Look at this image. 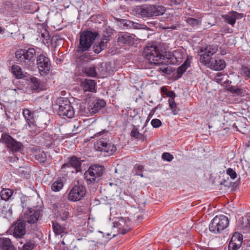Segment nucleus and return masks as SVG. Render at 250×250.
<instances>
[{"instance_id": "obj_1", "label": "nucleus", "mask_w": 250, "mask_h": 250, "mask_svg": "<svg viewBox=\"0 0 250 250\" xmlns=\"http://www.w3.org/2000/svg\"><path fill=\"white\" fill-rule=\"evenodd\" d=\"M143 55L150 63L154 65L163 63L174 64L178 61L174 55L167 54L160 47L151 44L146 46L144 49Z\"/></svg>"}, {"instance_id": "obj_2", "label": "nucleus", "mask_w": 250, "mask_h": 250, "mask_svg": "<svg viewBox=\"0 0 250 250\" xmlns=\"http://www.w3.org/2000/svg\"><path fill=\"white\" fill-rule=\"evenodd\" d=\"M165 11L164 7L154 5H144L137 8L139 15L143 18H151L162 15Z\"/></svg>"}, {"instance_id": "obj_3", "label": "nucleus", "mask_w": 250, "mask_h": 250, "mask_svg": "<svg viewBox=\"0 0 250 250\" xmlns=\"http://www.w3.org/2000/svg\"><path fill=\"white\" fill-rule=\"evenodd\" d=\"M104 171V167L100 165H91L84 173L85 180L90 183H97Z\"/></svg>"}, {"instance_id": "obj_4", "label": "nucleus", "mask_w": 250, "mask_h": 250, "mask_svg": "<svg viewBox=\"0 0 250 250\" xmlns=\"http://www.w3.org/2000/svg\"><path fill=\"white\" fill-rule=\"evenodd\" d=\"M94 148L105 155H111L116 150V147L110 141L106 138H102L94 143Z\"/></svg>"}, {"instance_id": "obj_5", "label": "nucleus", "mask_w": 250, "mask_h": 250, "mask_svg": "<svg viewBox=\"0 0 250 250\" xmlns=\"http://www.w3.org/2000/svg\"><path fill=\"white\" fill-rule=\"evenodd\" d=\"M229 222V219L226 216H216L211 221L209 225V229L213 233H219L228 227Z\"/></svg>"}, {"instance_id": "obj_6", "label": "nucleus", "mask_w": 250, "mask_h": 250, "mask_svg": "<svg viewBox=\"0 0 250 250\" xmlns=\"http://www.w3.org/2000/svg\"><path fill=\"white\" fill-rule=\"evenodd\" d=\"M36 63L41 75H46L49 73L51 62L47 57L42 54L39 55L37 57Z\"/></svg>"}, {"instance_id": "obj_7", "label": "nucleus", "mask_w": 250, "mask_h": 250, "mask_svg": "<svg viewBox=\"0 0 250 250\" xmlns=\"http://www.w3.org/2000/svg\"><path fill=\"white\" fill-rule=\"evenodd\" d=\"M86 194V189L82 185L74 186L71 189L68 196L69 200L73 202L78 201L81 200Z\"/></svg>"}, {"instance_id": "obj_8", "label": "nucleus", "mask_w": 250, "mask_h": 250, "mask_svg": "<svg viewBox=\"0 0 250 250\" xmlns=\"http://www.w3.org/2000/svg\"><path fill=\"white\" fill-rule=\"evenodd\" d=\"M0 142L5 144L12 151H19L21 149V144L16 141L8 134H2Z\"/></svg>"}, {"instance_id": "obj_9", "label": "nucleus", "mask_w": 250, "mask_h": 250, "mask_svg": "<svg viewBox=\"0 0 250 250\" xmlns=\"http://www.w3.org/2000/svg\"><path fill=\"white\" fill-rule=\"evenodd\" d=\"M40 216V211L39 210H35L33 208H29L28 210L26 211L23 216L21 218L22 220H24L25 223L27 222L31 225H32L34 227H36V223Z\"/></svg>"}, {"instance_id": "obj_10", "label": "nucleus", "mask_w": 250, "mask_h": 250, "mask_svg": "<svg viewBox=\"0 0 250 250\" xmlns=\"http://www.w3.org/2000/svg\"><path fill=\"white\" fill-rule=\"evenodd\" d=\"M105 105V102L102 99H95L93 101H90L88 103L86 113L93 115L97 113L102 108L104 107Z\"/></svg>"}, {"instance_id": "obj_11", "label": "nucleus", "mask_w": 250, "mask_h": 250, "mask_svg": "<svg viewBox=\"0 0 250 250\" xmlns=\"http://www.w3.org/2000/svg\"><path fill=\"white\" fill-rule=\"evenodd\" d=\"M217 51V48L213 45H208L204 49H201L200 56L201 62L207 65V62L210 60L212 57L211 56L214 54Z\"/></svg>"}, {"instance_id": "obj_12", "label": "nucleus", "mask_w": 250, "mask_h": 250, "mask_svg": "<svg viewBox=\"0 0 250 250\" xmlns=\"http://www.w3.org/2000/svg\"><path fill=\"white\" fill-rule=\"evenodd\" d=\"M13 231V236L16 238H22L26 234L25 223L21 218L18 219L14 223Z\"/></svg>"}, {"instance_id": "obj_13", "label": "nucleus", "mask_w": 250, "mask_h": 250, "mask_svg": "<svg viewBox=\"0 0 250 250\" xmlns=\"http://www.w3.org/2000/svg\"><path fill=\"white\" fill-rule=\"evenodd\" d=\"M137 39L134 34H130L126 32H121L118 35V42L121 44H127L133 45Z\"/></svg>"}, {"instance_id": "obj_14", "label": "nucleus", "mask_w": 250, "mask_h": 250, "mask_svg": "<svg viewBox=\"0 0 250 250\" xmlns=\"http://www.w3.org/2000/svg\"><path fill=\"white\" fill-rule=\"evenodd\" d=\"M65 107L60 105L58 108V113L60 116H66L68 118H71L74 115V111L69 101H66Z\"/></svg>"}, {"instance_id": "obj_15", "label": "nucleus", "mask_w": 250, "mask_h": 250, "mask_svg": "<svg viewBox=\"0 0 250 250\" xmlns=\"http://www.w3.org/2000/svg\"><path fill=\"white\" fill-rule=\"evenodd\" d=\"M207 64L210 68L218 71L223 69L226 66L224 60L216 57H212L207 62Z\"/></svg>"}, {"instance_id": "obj_16", "label": "nucleus", "mask_w": 250, "mask_h": 250, "mask_svg": "<svg viewBox=\"0 0 250 250\" xmlns=\"http://www.w3.org/2000/svg\"><path fill=\"white\" fill-rule=\"evenodd\" d=\"M81 162L80 159L75 156H73L68 158V162L63 164L61 168L64 169L66 167H72L75 168L76 171L78 172L81 169Z\"/></svg>"}, {"instance_id": "obj_17", "label": "nucleus", "mask_w": 250, "mask_h": 250, "mask_svg": "<svg viewBox=\"0 0 250 250\" xmlns=\"http://www.w3.org/2000/svg\"><path fill=\"white\" fill-rule=\"evenodd\" d=\"M110 35L109 34H107V35H104L100 42H99L98 44H95L93 46V51L95 53L98 54L100 53L102 50L106 48L107 47V43L110 40Z\"/></svg>"}, {"instance_id": "obj_18", "label": "nucleus", "mask_w": 250, "mask_h": 250, "mask_svg": "<svg viewBox=\"0 0 250 250\" xmlns=\"http://www.w3.org/2000/svg\"><path fill=\"white\" fill-rule=\"evenodd\" d=\"M97 36L98 33L97 32L84 31L81 33L80 39L83 40L86 43L90 44V46H91Z\"/></svg>"}, {"instance_id": "obj_19", "label": "nucleus", "mask_w": 250, "mask_h": 250, "mask_svg": "<svg viewBox=\"0 0 250 250\" xmlns=\"http://www.w3.org/2000/svg\"><path fill=\"white\" fill-rule=\"evenodd\" d=\"M118 21L120 22L124 27L127 28H133L135 29H145L147 26L144 24H139L137 22H135L130 20H126L124 19H117Z\"/></svg>"}, {"instance_id": "obj_20", "label": "nucleus", "mask_w": 250, "mask_h": 250, "mask_svg": "<svg viewBox=\"0 0 250 250\" xmlns=\"http://www.w3.org/2000/svg\"><path fill=\"white\" fill-rule=\"evenodd\" d=\"M24 50L25 61H26L25 66L30 67L31 62H33L35 60L34 57L36 54V50L32 47L28 48L27 49H24Z\"/></svg>"}, {"instance_id": "obj_21", "label": "nucleus", "mask_w": 250, "mask_h": 250, "mask_svg": "<svg viewBox=\"0 0 250 250\" xmlns=\"http://www.w3.org/2000/svg\"><path fill=\"white\" fill-rule=\"evenodd\" d=\"M0 248L2 250H17L11 240L8 238H0Z\"/></svg>"}, {"instance_id": "obj_22", "label": "nucleus", "mask_w": 250, "mask_h": 250, "mask_svg": "<svg viewBox=\"0 0 250 250\" xmlns=\"http://www.w3.org/2000/svg\"><path fill=\"white\" fill-rule=\"evenodd\" d=\"M81 85L85 92H95L96 83L94 80L86 79L82 82Z\"/></svg>"}, {"instance_id": "obj_23", "label": "nucleus", "mask_w": 250, "mask_h": 250, "mask_svg": "<svg viewBox=\"0 0 250 250\" xmlns=\"http://www.w3.org/2000/svg\"><path fill=\"white\" fill-rule=\"evenodd\" d=\"M22 114L26 123L29 126L34 125L35 119L33 112H31L28 109L24 108L22 110Z\"/></svg>"}, {"instance_id": "obj_24", "label": "nucleus", "mask_w": 250, "mask_h": 250, "mask_svg": "<svg viewBox=\"0 0 250 250\" xmlns=\"http://www.w3.org/2000/svg\"><path fill=\"white\" fill-rule=\"evenodd\" d=\"M191 61L189 57H188L184 63L179 66L177 69V72L178 74L177 78H181L183 74L186 71L187 68L190 66Z\"/></svg>"}, {"instance_id": "obj_25", "label": "nucleus", "mask_w": 250, "mask_h": 250, "mask_svg": "<svg viewBox=\"0 0 250 250\" xmlns=\"http://www.w3.org/2000/svg\"><path fill=\"white\" fill-rule=\"evenodd\" d=\"M52 228L54 233L57 235L65 233L66 231L65 227L62 226L59 223L55 221L52 222Z\"/></svg>"}, {"instance_id": "obj_26", "label": "nucleus", "mask_w": 250, "mask_h": 250, "mask_svg": "<svg viewBox=\"0 0 250 250\" xmlns=\"http://www.w3.org/2000/svg\"><path fill=\"white\" fill-rule=\"evenodd\" d=\"M236 235H233L229 245V249L231 248L232 249H238L240 248L242 241L236 239Z\"/></svg>"}, {"instance_id": "obj_27", "label": "nucleus", "mask_w": 250, "mask_h": 250, "mask_svg": "<svg viewBox=\"0 0 250 250\" xmlns=\"http://www.w3.org/2000/svg\"><path fill=\"white\" fill-rule=\"evenodd\" d=\"M11 71L16 78L22 79L24 77V74L22 72L21 68L18 65H13L11 67Z\"/></svg>"}, {"instance_id": "obj_28", "label": "nucleus", "mask_w": 250, "mask_h": 250, "mask_svg": "<svg viewBox=\"0 0 250 250\" xmlns=\"http://www.w3.org/2000/svg\"><path fill=\"white\" fill-rule=\"evenodd\" d=\"M83 71L88 76L92 77H97V71L94 65H90L89 66L85 67L83 69Z\"/></svg>"}, {"instance_id": "obj_29", "label": "nucleus", "mask_w": 250, "mask_h": 250, "mask_svg": "<svg viewBox=\"0 0 250 250\" xmlns=\"http://www.w3.org/2000/svg\"><path fill=\"white\" fill-rule=\"evenodd\" d=\"M15 57L18 62H19L21 65L26 64V61L24 58V50L19 49L15 52Z\"/></svg>"}, {"instance_id": "obj_30", "label": "nucleus", "mask_w": 250, "mask_h": 250, "mask_svg": "<svg viewBox=\"0 0 250 250\" xmlns=\"http://www.w3.org/2000/svg\"><path fill=\"white\" fill-rule=\"evenodd\" d=\"M91 46L90 44L86 43L83 40H79V44L77 47V52L78 53H83L89 50Z\"/></svg>"}, {"instance_id": "obj_31", "label": "nucleus", "mask_w": 250, "mask_h": 250, "mask_svg": "<svg viewBox=\"0 0 250 250\" xmlns=\"http://www.w3.org/2000/svg\"><path fill=\"white\" fill-rule=\"evenodd\" d=\"M168 64L165 63L157 64L156 65H161L158 71L162 72L165 74H170L174 71V70L172 67L168 66Z\"/></svg>"}, {"instance_id": "obj_32", "label": "nucleus", "mask_w": 250, "mask_h": 250, "mask_svg": "<svg viewBox=\"0 0 250 250\" xmlns=\"http://www.w3.org/2000/svg\"><path fill=\"white\" fill-rule=\"evenodd\" d=\"M13 191L9 188H3L0 193V196L4 200H8L13 194Z\"/></svg>"}, {"instance_id": "obj_33", "label": "nucleus", "mask_w": 250, "mask_h": 250, "mask_svg": "<svg viewBox=\"0 0 250 250\" xmlns=\"http://www.w3.org/2000/svg\"><path fill=\"white\" fill-rule=\"evenodd\" d=\"M222 17L226 22L232 26L235 23V17L232 14V12L229 13L227 15H223Z\"/></svg>"}, {"instance_id": "obj_34", "label": "nucleus", "mask_w": 250, "mask_h": 250, "mask_svg": "<svg viewBox=\"0 0 250 250\" xmlns=\"http://www.w3.org/2000/svg\"><path fill=\"white\" fill-rule=\"evenodd\" d=\"M30 80V85L32 90H39L40 85L39 80L35 77H32Z\"/></svg>"}, {"instance_id": "obj_35", "label": "nucleus", "mask_w": 250, "mask_h": 250, "mask_svg": "<svg viewBox=\"0 0 250 250\" xmlns=\"http://www.w3.org/2000/svg\"><path fill=\"white\" fill-rule=\"evenodd\" d=\"M35 157L36 159L41 163H44L47 159L46 154L44 151L39 152L35 155Z\"/></svg>"}, {"instance_id": "obj_36", "label": "nucleus", "mask_w": 250, "mask_h": 250, "mask_svg": "<svg viewBox=\"0 0 250 250\" xmlns=\"http://www.w3.org/2000/svg\"><path fill=\"white\" fill-rule=\"evenodd\" d=\"M63 186L62 180H58L52 184L51 188L54 191H59L62 188Z\"/></svg>"}, {"instance_id": "obj_37", "label": "nucleus", "mask_w": 250, "mask_h": 250, "mask_svg": "<svg viewBox=\"0 0 250 250\" xmlns=\"http://www.w3.org/2000/svg\"><path fill=\"white\" fill-rule=\"evenodd\" d=\"M169 105L172 110V112L174 115H176L178 113L179 109L177 107L176 104L173 99H170L168 100Z\"/></svg>"}, {"instance_id": "obj_38", "label": "nucleus", "mask_w": 250, "mask_h": 250, "mask_svg": "<svg viewBox=\"0 0 250 250\" xmlns=\"http://www.w3.org/2000/svg\"><path fill=\"white\" fill-rule=\"evenodd\" d=\"M186 21L189 25L192 26V27L198 26L201 23V20L192 18H187Z\"/></svg>"}, {"instance_id": "obj_39", "label": "nucleus", "mask_w": 250, "mask_h": 250, "mask_svg": "<svg viewBox=\"0 0 250 250\" xmlns=\"http://www.w3.org/2000/svg\"><path fill=\"white\" fill-rule=\"evenodd\" d=\"M35 246V243L34 241H26L25 244L22 246L21 250H32Z\"/></svg>"}, {"instance_id": "obj_40", "label": "nucleus", "mask_w": 250, "mask_h": 250, "mask_svg": "<svg viewBox=\"0 0 250 250\" xmlns=\"http://www.w3.org/2000/svg\"><path fill=\"white\" fill-rule=\"evenodd\" d=\"M59 215L62 220L66 221L69 217V212L68 209H62L59 211Z\"/></svg>"}, {"instance_id": "obj_41", "label": "nucleus", "mask_w": 250, "mask_h": 250, "mask_svg": "<svg viewBox=\"0 0 250 250\" xmlns=\"http://www.w3.org/2000/svg\"><path fill=\"white\" fill-rule=\"evenodd\" d=\"M241 74L244 77L250 78V66H242L241 69Z\"/></svg>"}, {"instance_id": "obj_42", "label": "nucleus", "mask_w": 250, "mask_h": 250, "mask_svg": "<svg viewBox=\"0 0 250 250\" xmlns=\"http://www.w3.org/2000/svg\"><path fill=\"white\" fill-rule=\"evenodd\" d=\"M130 135L136 139H142L143 137V134L140 133L137 128L134 127L132 130Z\"/></svg>"}, {"instance_id": "obj_43", "label": "nucleus", "mask_w": 250, "mask_h": 250, "mask_svg": "<svg viewBox=\"0 0 250 250\" xmlns=\"http://www.w3.org/2000/svg\"><path fill=\"white\" fill-rule=\"evenodd\" d=\"M229 91L232 93H235L238 95H241L243 92L242 90L240 88H236L234 86H231L229 88Z\"/></svg>"}, {"instance_id": "obj_44", "label": "nucleus", "mask_w": 250, "mask_h": 250, "mask_svg": "<svg viewBox=\"0 0 250 250\" xmlns=\"http://www.w3.org/2000/svg\"><path fill=\"white\" fill-rule=\"evenodd\" d=\"M123 222H124L123 220H120V221L119 223H118V224L117 226V227H118L119 230H120V233L122 234H125L128 231V229H126L123 227V228L122 227V226H121L122 223H123Z\"/></svg>"}, {"instance_id": "obj_45", "label": "nucleus", "mask_w": 250, "mask_h": 250, "mask_svg": "<svg viewBox=\"0 0 250 250\" xmlns=\"http://www.w3.org/2000/svg\"><path fill=\"white\" fill-rule=\"evenodd\" d=\"M162 158L168 162H170L173 159V156L168 152H165L162 154Z\"/></svg>"}, {"instance_id": "obj_46", "label": "nucleus", "mask_w": 250, "mask_h": 250, "mask_svg": "<svg viewBox=\"0 0 250 250\" xmlns=\"http://www.w3.org/2000/svg\"><path fill=\"white\" fill-rule=\"evenodd\" d=\"M151 124L153 127L157 128L162 125V122L159 119H154L151 121Z\"/></svg>"}, {"instance_id": "obj_47", "label": "nucleus", "mask_w": 250, "mask_h": 250, "mask_svg": "<svg viewBox=\"0 0 250 250\" xmlns=\"http://www.w3.org/2000/svg\"><path fill=\"white\" fill-rule=\"evenodd\" d=\"M66 101H69L65 98L60 97L57 99V104L59 107H60V105H62L63 107H65V106H64V104H65Z\"/></svg>"}, {"instance_id": "obj_48", "label": "nucleus", "mask_w": 250, "mask_h": 250, "mask_svg": "<svg viewBox=\"0 0 250 250\" xmlns=\"http://www.w3.org/2000/svg\"><path fill=\"white\" fill-rule=\"evenodd\" d=\"M227 173L230 176L231 179H234L237 176V174L232 168H229L227 169Z\"/></svg>"}, {"instance_id": "obj_49", "label": "nucleus", "mask_w": 250, "mask_h": 250, "mask_svg": "<svg viewBox=\"0 0 250 250\" xmlns=\"http://www.w3.org/2000/svg\"><path fill=\"white\" fill-rule=\"evenodd\" d=\"M27 6L30 7L29 12L31 13H34L39 10V7L37 6L36 3L33 4H29Z\"/></svg>"}, {"instance_id": "obj_50", "label": "nucleus", "mask_w": 250, "mask_h": 250, "mask_svg": "<svg viewBox=\"0 0 250 250\" xmlns=\"http://www.w3.org/2000/svg\"><path fill=\"white\" fill-rule=\"evenodd\" d=\"M144 168V167L142 165H136L134 167V170L136 173V171L138 172H142Z\"/></svg>"}, {"instance_id": "obj_51", "label": "nucleus", "mask_w": 250, "mask_h": 250, "mask_svg": "<svg viewBox=\"0 0 250 250\" xmlns=\"http://www.w3.org/2000/svg\"><path fill=\"white\" fill-rule=\"evenodd\" d=\"M232 14L235 16V20L241 19L243 17V14L238 13L236 12H232Z\"/></svg>"}, {"instance_id": "obj_52", "label": "nucleus", "mask_w": 250, "mask_h": 250, "mask_svg": "<svg viewBox=\"0 0 250 250\" xmlns=\"http://www.w3.org/2000/svg\"><path fill=\"white\" fill-rule=\"evenodd\" d=\"M167 96L171 98V99H174L175 97L176 96L175 93L172 91H169L167 92Z\"/></svg>"}, {"instance_id": "obj_53", "label": "nucleus", "mask_w": 250, "mask_h": 250, "mask_svg": "<svg viewBox=\"0 0 250 250\" xmlns=\"http://www.w3.org/2000/svg\"><path fill=\"white\" fill-rule=\"evenodd\" d=\"M220 185H223L225 187H229L230 185V183L228 182V180H223L222 182H220Z\"/></svg>"}, {"instance_id": "obj_54", "label": "nucleus", "mask_w": 250, "mask_h": 250, "mask_svg": "<svg viewBox=\"0 0 250 250\" xmlns=\"http://www.w3.org/2000/svg\"><path fill=\"white\" fill-rule=\"evenodd\" d=\"M184 0H171L172 4L178 5L180 4Z\"/></svg>"}, {"instance_id": "obj_55", "label": "nucleus", "mask_w": 250, "mask_h": 250, "mask_svg": "<svg viewBox=\"0 0 250 250\" xmlns=\"http://www.w3.org/2000/svg\"><path fill=\"white\" fill-rule=\"evenodd\" d=\"M102 68V64H100L98 65L97 68H98V71L97 72H99L100 73H102L103 71H104L103 69H101V68Z\"/></svg>"}, {"instance_id": "obj_56", "label": "nucleus", "mask_w": 250, "mask_h": 250, "mask_svg": "<svg viewBox=\"0 0 250 250\" xmlns=\"http://www.w3.org/2000/svg\"><path fill=\"white\" fill-rule=\"evenodd\" d=\"M233 235H237V238H236V239L237 240H240V241H242V237L240 235L239 233H235Z\"/></svg>"}, {"instance_id": "obj_57", "label": "nucleus", "mask_w": 250, "mask_h": 250, "mask_svg": "<svg viewBox=\"0 0 250 250\" xmlns=\"http://www.w3.org/2000/svg\"><path fill=\"white\" fill-rule=\"evenodd\" d=\"M107 132L105 130H104L101 132H99L97 133H96L95 135V136H100L101 135H102L103 134H104V133Z\"/></svg>"}, {"instance_id": "obj_58", "label": "nucleus", "mask_w": 250, "mask_h": 250, "mask_svg": "<svg viewBox=\"0 0 250 250\" xmlns=\"http://www.w3.org/2000/svg\"><path fill=\"white\" fill-rule=\"evenodd\" d=\"M79 123H78L77 124V125H75V124H71V127H74V128H76V127H77V128H78V127H79Z\"/></svg>"}, {"instance_id": "obj_59", "label": "nucleus", "mask_w": 250, "mask_h": 250, "mask_svg": "<svg viewBox=\"0 0 250 250\" xmlns=\"http://www.w3.org/2000/svg\"><path fill=\"white\" fill-rule=\"evenodd\" d=\"M161 91L163 93L167 92V89L165 87H162L161 88Z\"/></svg>"}, {"instance_id": "obj_60", "label": "nucleus", "mask_w": 250, "mask_h": 250, "mask_svg": "<svg viewBox=\"0 0 250 250\" xmlns=\"http://www.w3.org/2000/svg\"><path fill=\"white\" fill-rule=\"evenodd\" d=\"M135 174L138 176L142 177H144V175H143V173H141V172H138V171H136Z\"/></svg>"}, {"instance_id": "obj_61", "label": "nucleus", "mask_w": 250, "mask_h": 250, "mask_svg": "<svg viewBox=\"0 0 250 250\" xmlns=\"http://www.w3.org/2000/svg\"><path fill=\"white\" fill-rule=\"evenodd\" d=\"M240 122L237 121V125H236V127L237 129L238 130H239V131H241V130H240V129L238 128V126H239L240 127Z\"/></svg>"}, {"instance_id": "obj_62", "label": "nucleus", "mask_w": 250, "mask_h": 250, "mask_svg": "<svg viewBox=\"0 0 250 250\" xmlns=\"http://www.w3.org/2000/svg\"><path fill=\"white\" fill-rule=\"evenodd\" d=\"M8 212L11 214L12 213V209L11 208H10L9 209H8Z\"/></svg>"}, {"instance_id": "obj_63", "label": "nucleus", "mask_w": 250, "mask_h": 250, "mask_svg": "<svg viewBox=\"0 0 250 250\" xmlns=\"http://www.w3.org/2000/svg\"><path fill=\"white\" fill-rule=\"evenodd\" d=\"M129 222H130V221L128 220V221H125V222L124 223H125V224H128V223H129Z\"/></svg>"}, {"instance_id": "obj_64", "label": "nucleus", "mask_w": 250, "mask_h": 250, "mask_svg": "<svg viewBox=\"0 0 250 250\" xmlns=\"http://www.w3.org/2000/svg\"><path fill=\"white\" fill-rule=\"evenodd\" d=\"M229 250H237V249H232L231 248H230V249H229Z\"/></svg>"}]
</instances>
